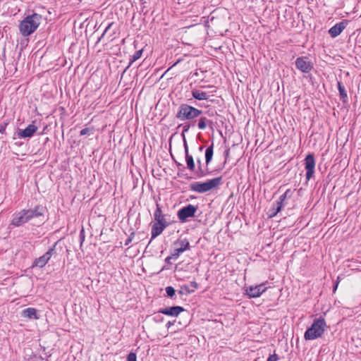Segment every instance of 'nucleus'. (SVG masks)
<instances>
[{
    "label": "nucleus",
    "instance_id": "1",
    "mask_svg": "<svg viewBox=\"0 0 361 361\" xmlns=\"http://www.w3.org/2000/svg\"><path fill=\"white\" fill-rule=\"evenodd\" d=\"M42 17L34 13L25 17L19 24V31L23 37L32 34L39 26Z\"/></svg>",
    "mask_w": 361,
    "mask_h": 361
},
{
    "label": "nucleus",
    "instance_id": "2",
    "mask_svg": "<svg viewBox=\"0 0 361 361\" xmlns=\"http://www.w3.org/2000/svg\"><path fill=\"white\" fill-rule=\"evenodd\" d=\"M326 323L322 317L314 319L311 326L305 332V340H314L321 337L325 331Z\"/></svg>",
    "mask_w": 361,
    "mask_h": 361
},
{
    "label": "nucleus",
    "instance_id": "3",
    "mask_svg": "<svg viewBox=\"0 0 361 361\" xmlns=\"http://www.w3.org/2000/svg\"><path fill=\"white\" fill-rule=\"evenodd\" d=\"M222 183V178L218 177L207 180L205 182H195L190 186V190L199 193H203L215 188Z\"/></svg>",
    "mask_w": 361,
    "mask_h": 361
},
{
    "label": "nucleus",
    "instance_id": "4",
    "mask_svg": "<svg viewBox=\"0 0 361 361\" xmlns=\"http://www.w3.org/2000/svg\"><path fill=\"white\" fill-rule=\"evenodd\" d=\"M202 111L186 104H182L178 109L176 118L180 121L191 120L198 117Z\"/></svg>",
    "mask_w": 361,
    "mask_h": 361
},
{
    "label": "nucleus",
    "instance_id": "5",
    "mask_svg": "<svg viewBox=\"0 0 361 361\" xmlns=\"http://www.w3.org/2000/svg\"><path fill=\"white\" fill-rule=\"evenodd\" d=\"M55 250V245L49 249L42 256L36 258L32 263V267L43 268L48 263Z\"/></svg>",
    "mask_w": 361,
    "mask_h": 361
},
{
    "label": "nucleus",
    "instance_id": "6",
    "mask_svg": "<svg viewBox=\"0 0 361 361\" xmlns=\"http://www.w3.org/2000/svg\"><path fill=\"white\" fill-rule=\"evenodd\" d=\"M32 212L23 209L20 212L16 214L12 219V224L16 226H19L32 219Z\"/></svg>",
    "mask_w": 361,
    "mask_h": 361
},
{
    "label": "nucleus",
    "instance_id": "7",
    "mask_svg": "<svg viewBox=\"0 0 361 361\" xmlns=\"http://www.w3.org/2000/svg\"><path fill=\"white\" fill-rule=\"evenodd\" d=\"M190 249V243L187 239H178L174 243L173 256L178 257L181 253Z\"/></svg>",
    "mask_w": 361,
    "mask_h": 361
},
{
    "label": "nucleus",
    "instance_id": "8",
    "mask_svg": "<svg viewBox=\"0 0 361 361\" xmlns=\"http://www.w3.org/2000/svg\"><path fill=\"white\" fill-rule=\"evenodd\" d=\"M197 211V207L192 204H188L178 212V217L182 222H185L189 217H192Z\"/></svg>",
    "mask_w": 361,
    "mask_h": 361
},
{
    "label": "nucleus",
    "instance_id": "9",
    "mask_svg": "<svg viewBox=\"0 0 361 361\" xmlns=\"http://www.w3.org/2000/svg\"><path fill=\"white\" fill-rule=\"evenodd\" d=\"M295 66L302 73H309L313 68L312 63L306 56L298 57L295 60Z\"/></svg>",
    "mask_w": 361,
    "mask_h": 361
},
{
    "label": "nucleus",
    "instance_id": "10",
    "mask_svg": "<svg viewBox=\"0 0 361 361\" xmlns=\"http://www.w3.org/2000/svg\"><path fill=\"white\" fill-rule=\"evenodd\" d=\"M306 179L309 180L314 173L315 159L312 154H308L305 159Z\"/></svg>",
    "mask_w": 361,
    "mask_h": 361
},
{
    "label": "nucleus",
    "instance_id": "11",
    "mask_svg": "<svg viewBox=\"0 0 361 361\" xmlns=\"http://www.w3.org/2000/svg\"><path fill=\"white\" fill-rule=\"evenodd\" d=\"M267 288L264 283L257 286H250L245 289V294L249 298L259 297L264 292L267 290Z\"/></svg>",
    "mask_w": 361,
    "mask_h": 361
},
{
    "label": "nucleus",
    "instance_id": "12",
    "mask_svg": "<svg viewBox=\"0 0 361 361\" xmlns=\"http://www.w3.org/2000/svg\"><path fill=\"white\" fill-rule=\"evenodd\" d=\"M348 20H343L341 22L336 23L333 27H331L329 30V34L331 37H336L338 36L343 30L346 27L348 24Z\"/></svg>",
    "mask_w": 361,
    "mask_h": 361
},
{
    "label": "nucleus",
    "instance_id": "13",
    "mask_svg": "<svg viewBox=\"0 0 361 361\" xmlns=\"http://www.w3.org/2000/svg\"><path fill=\"white\" fill-rule=\"evenodd\" d=\"M154 218L155 223L161 224L162 226L169 225V223L166 220V215L163 213L159 204H157V208L154 213Z\"/></svg>",
    "mask_w": 361,
    "mask_h": 361
},
{
    "label": "nucleus",
    "instance_id": "14",
    "mask_svg": "<svg viewBox=\"0 0 361 361\" xmlns=\"http://www.w3.org/2000/svg\"><path fill=\"white\" fill-rule=\"evenodd\" d=\"M37 129L35 124H30L24 130L18 131V136L20 138L31 137L37 132Z\"/></svg>",
    "mask_w": 361,
    "mask_h": 361
},
{
    "label": "nucleus",
    "instance_id": "15",
    "mask_svg": "<svg viewBox=\"0 0 361 361\" xmlns=\"http://www.w3.org/2000/svg\"><path fill=\"white\" fill-rule=\"evenodd\" d=\"M183 311H184L183 307H182L180 306H174V307H169L160 309L159 310V312L164 314L165 315L176 317L180 312H182Z\"/></svg>",
    "mask_w": 361,
    "mask_h": 361
},
{
    "label": "nucleus",
    "instance_id": "16",
    "mask_svg": "<svg viewBox=\"0 0 361 361\" xmlns=\"http://www.w3.org/2000/svg\"><path fill=\"white\" fill-rule=\"evenodd\" d=\"M22 317L29 319H38L37 310L34 307H28L22 311Z\"/></svg>",
    "mask_w": 361,
    "mask_h": 361
},
{
    "label": "nucleus",
    "instance_id": "17",
    "mask_svg": "<svg viewBox=\"0 0 361 361\" xmlns=\"http://www.w3.org/2000/svg\"><path fill=\"white\" fill-rule=\"evenodd\" d=\"M168 226H162L161 224H159L157 223H153L152 225V239L157 238L158 235H161L164 230Z\"/></svg>",
    "mask_w": 361,
    "mask_h": 361
},
{
    "label": "nucleus",
    "instance_id": "18",
    "mask_svg": "<svg viewBox=\"0 0 361 361\" xmlns=\"http://www.w3.org/2000/svg\"><path fill=\"white\" fill-rule=\"evenodd\" d=\"M294 193V190L288 189L283 195H281L279 200L276 202L278 204L281 205L283 207L286 204L285 201L287 199H290Z\"/></svg>",
    "mask_w": 361,
    "mask_h": 361
},
{
    "label": "nucleus",
    "instance_id": "19",
    "mask_svg": "<svg viewBox=\"0 0 361 361\" xmlns=\"http://www.w3.org/2000/svg\"><path fill=\"white\" fill-rule=\"evenodd\" d=\"M192 95L194 98L198 100H206L209 98L207 92L199 90H192Z\"/></svg>",
    "mask_w": 361,
    "mask_h": 361
},
{
    "label": "nucleus",
    "instance_id": "20",
    "mask_svg": "<svg viewBox=\"0 0 361 361\" xmlns=\"http://www.w3.org/2000/svg\"><path fill=\"white\" fill-rule=\"evenodd\" d=\"M337 87H338V90L339 91L341 99L343 102H346L347 99H348V95H347V92L345 91V87L342 85L341 82H340V81L337 82Z\"/></svg>",
    "mask_w": 361,
    "mask_h": 361
},
{
    "label": "nucleus",
    "instance_id": "21",
    "mask_svg": "<svg viewBox=\"0 0 361 361\" xmlns=\"http://www.w3.org/2000/svg\"><path fill=\"white\" fill-rule=\"evenodd\" d=\"M185 160L187 163V167L190 171H195V163L193 158L191 155L188 154V151L186 149L185 150Z\"/></svg>",
    "mask_w": 361,
    "mask_h": 361
},
{
    "label": "nucleus",
    "instance_id": "22",
    "mask_svg": "<svg viewBox=\"0 0 361 361\" xmlns=\"http://www.w3.org/2000/svg\"><path fill=\"white\" fill-rule=\"evenodd\" d=\"M283 207L281 205L278 204L276 202H274L272 205V207L269 210V217L272 218L281 210Z\"/></svg>",
    "mask_w": 361,
    "mask_h": 361
},
{
    "label": "nucleus",
    "instance_id": "23",
    "mask_svg": "<svg viewBox=\"0 0 361 361\" xmlns=\"http://www.w3.org/2000/svg\"><path fill=\"white\" fill-rule=\"evenodd\" d=\"M32 212V219L34 217H38L43 215V207L40 205L35 206L33 209H26Z\"/></svg>",
    "mask_w": 361,
    "mask_h": 361
},
{
    "label": "nucleus",
    "instance_id": "24",
    "mask_svg": "<svg viewBox=\"0 0 361 361\" xmlns=\"http://www.w3.org/2000/svg\"><path fill=\"white\" fill-rule=\"evenodd\" d=\"M213 156V147L212 146L209 147L207 148L205 152V161L207 164H209L210 161L212 160Z\"/></svg>",
    "mask_w": 361,
    "mask_h": 361
},
{
    "label": "nucleus",
    "instance_id": "25",
    "mask_svg": "<svg viewBox=\"0 0 361 361\" xmlns=\"http://www.w3.org/2000/svg\"><path fill=\"white\" fill-rule=\"evenodd\" d=\"M143 50L140 49L134 53V54L130 59V65H131L133 62L139 59L142 54Z\"/></svg>",
    "mask_w": 361,
    "mask_h": 361
},
{
    "label": "nucleus",
    "instance_id": "26",
    "mask_svg": "<svg viewBox=\"0 0 361 361\" xmlns=\"http://www.w3.org/2000/svg\"><path fill=\"white\" fill-rule=\"evenodd\" d=\"M207 118L206 117H201L200 119H199V122H198V128L200 129V130H204L207 127Z\"/></svg>",
    "mask_w": 361,
    "mask_h": 361
},
{
    "label": "nucleus",
    "instance_id": "27",
    "mask_svg": "<svg viewBox=\"0 0 361 361\" xmlns=\"http://www.w3.org/2000/svg\"><path fill=\"white\" fill-rule=\"evenodd\" d=\"M166 292L168 296L173 298L175 295L176 290L172 286H168L166 288Z\"/></svg>",
    "mask_w": 361,
    "mask_h": 361
},
{
    "label": "nucleus",
    "instance_id": "28",
    "mask_svg": "<svg viewBox=\"0 0 361 361\" xmlns=\"http://www.w3.org/2000/svg\"><path fill=\"white\" fill-rule=\"evenodd\" d=\"M194 290H190L187 286H181L180 290H179L180 294H188L193 292Z\"/></svg>",
    "mask_w": 361,
    "mask_h": 361
},
{
    "label": "nucleus",
    "instance_id": "29",
    "mask_svg": "<svg viewBox=\"0 0 361 361\" xmlns=\"http://www.w3.org/2000/svg\"><path fill=\"white\" fill-rule=\"evenodd\" d=\"M197 161L198 164V170L196 173L198 176H202L204 173V171L202 169V161L200 159H198Z\"/></svg>",
    "mask_w": 361,
    "mask_h": 361
},
{
    "label": "nucleus",
    "instance_id": "30",
    "mask_svg": "<svg viewBox=\"0 0 361 361\" xmlns=\"http://www.w3.org/2000/svg\"><path fill=\"white\" fill-rule=\"evenodd\" d=\"M93 129L90 128H85L80 130V135H85L87 134H90V133H92Z\"/></svg>",
    "mask_w": 361,
    "mask_h": 361
},
{
    "label": "nucleus",
    "instance_id": "31",
    "mask_svg": "<svg viewBox=\"0 0 361 361\" xmlns=\"http://www.w3.org/2000/svg\"><path fill=\"white\" fill-rule=\"evenodd\" d=\"M127 361H137V355L135 353H130L127 356Z\"/></svg>",
    "mask_w": 361,
    "mask_h": 361
},
{
    "label": "nucleus",
    "instance_id": "32",
    "mask_svg": "<svg viewBox=\"0 0 361 361\" xmlns=\"http://www.w3.org/2000/svg\"><path fill=\"white\" fill-rule=\"evenodd\" d=\"M135 233H131L130 235L128 236V239L126 240L125 245H128L133 240L134 238Z\"/></svg>",
    "mask_w": 361,
    "mask_h": 361
},
{
    "label": "nucleus",
    "instance_id": "33",
    "mask_svg": "<svg viewBox=\"0 0 361 361\" xmlns=\"http://www.w3.org/2000/svg\"><path fill=\"white\" fill-rule=\"evenodd\" d=\"M279 359L278 357V355H276V354H274V355H271L268 359L267 360V361H277Z\"/></svg>",
    "mask_w": 361,
    "mask_h": 361
},
{
    "label": "nucleus",
    "instance_id": "34",
    "mask_svg": "<svg viewBox=\"0 0 361 361\" xmlns=\"http://www.w3.org/2000/svg\"><path fill=\"white\" fill-rule=\"evenodd\" d=\"M178 257H175L173 256V252L171 253V255L169 257H167L165 259L166 262L168 263V264H170L171 263V259H177Z\"/></svg>",
    "mask_w": 361,
    "mask_h": 361
},
{
    "label": "nucleus",
    "instance_id": "35",
    "mask_svg": "<svg viewBox=\"0 0 361 361\" xmlns=\"http://www.w3.org/2000/svg\"><path fill=\"white\" fill-rule=\"evenodd\" d=\"M114 23H111L109 24V25L106 27V28L105 29L104 33H103V36L105 35L108 31L109 30L110 27L113 25Z\"/></svg>",
    "mask_w": 361,
    "mask_h": 361
},
{
    "label": "nucleus",
    "instance_id": "36",
    "mask_svg": "<svg viewBox=\"0 0 361 361\" xmlns=\"http://www.w3.org/2000/svg\"><path fill=\"white\" fill-rule=\"evenodd\" d=\"M190 286L192 287V290H195V289L197 288V283L195 281H192Z\"/></svg>",
    "mask_w": 361,
    "mask_h": 361
},
{
    "label": "nucleus",
    "instance_id": "37",
    "mask_svg": "<svg viewBox=\"0 0 361 361\" xmlns=\"http://www.w3.org/2000/svg\"><path fill=\"white\" fill-rule=\"evenodd\" d=\"M178 4H185L190 3L192 0H178Z\"/></svg>",
    "mask_w": 361,
    "mask_h": 361
},
{
    "label": "nucleus",
    "instance_id": "38",
    "mask_svg": "<svg viewBox=\"0 0 361 361\" xmlns=\"http://www.w3.org/2000/svg\"><path fill=\"white\" fill-rule=\"evenodd\" d=\"M338 286V281H335L334 285L333 286V292L334 293H335L336 290H337Z\"/></svg>",
    "mask_w": 361,
    "mask_h": 361
},
{
    "label": "nucleus",
    "instance_id": "39",
    "mask_svg": "<svg viewBox=\"0 0 361 361\" xmlns=\"http://www.w3.org/2000/svg\"><path fill=\"white\" fill-rule=\"evenodd\" d=\"M171 325H173V323L171 322H169L167 324H166V326L167 328H169Z\"/></svg>",
    "mask_w": 361,
    "mask_h": 361
},
{
    "label": "nucleus",
    "instance_id": "40",
    "mask_svg": "<svg viewBox=\"0 0 361 361\" xmlns=\"http://www.w3.org/2000/svg\"><path fill=\"white\" fill-rule=\"evenodd\" d=\"M189 126H184V131H187L189 129Z\"/></svg>",
    "mask_w": 361,
    "mask_h": 361
},
{
    "label": "nucleus",
    "instance_id": "41",
    "mask_svg": "<svg viewBox=\"0 0 361 361\" xmlns=\"http://www.w3.org/2000/svg\"><path fill=\"white\" fill-rule=\"evenodd\" d=\"M336 281H338V283L340 282V276H338V277H337V279H336Z\"/></svg>",
    "mask_w": 361,
    "mask_h": 361
},
{
    "label": "nucleus",
    "instance_id": "42",
    "mask_svg": "<svg viewBox=\"0 0 361 361\" xmlns=\"http://www.w3.org/2000/svg\"><path fill=\"white\" fill-rule=\"evenodd\" d=\"M140 1H141L142 4H145V0H140Z\"/></svg>",
    "mask_w": 361,
    "mask_h": 361
}]
</instances>
